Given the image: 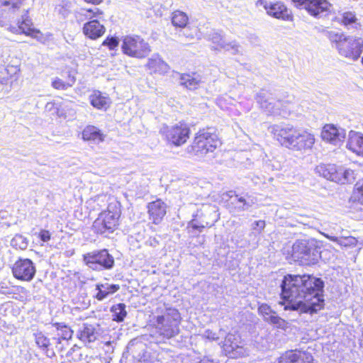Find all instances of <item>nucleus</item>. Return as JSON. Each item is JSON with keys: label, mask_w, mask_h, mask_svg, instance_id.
<instances>
[{"label": "nucleus", "mask_w": 363, "mask_h": 363, "mask_svg": "<svg viewBox=\"0 0 363 363\" xmlns=\"http://www.w3.org/2000/svg\"><path fill=\"white\" fill-rule=\"evenodd\" d=\"M53 325L57 330V337L52 338L53 340L56 341V347L59 350H62L61 347H58V345L61 344V340H69L72 338L73 335L72 330L67 325L61 323H55Z\"/></svg>", "instance_id": "obj_27"}, {"label": "nucleus", "mask_w": 363, "mask_h": 363, "mask_svg": "<svg viewBox=\"0 0 363 363\" xmlns=\"http://www.w3.org/2000/svg\"><path fill=\"white\" fill-rule=\"evenodd\" d=\"M102 15V11L99 9L95 8L94 9H81L77 15V22H82L84 20H89L85 23L82 28L83 34L91 40H96L101 37L106 31V28L101 24L97 19H93V18H100Z\"/></svg>", "instance_id": "obj_3"}, {"label": "nucleus", "mask_w": 363, "mask_h": 363, "mask_svg": "<svg viewBox=\"0 0 363 363\" xmlns=\"http://www.w3.org/2000/svg\"><path fill=\"white\" fill-rule=\"evenodd\" d=\"M25 0H0V6L6 7L8 11L15 13L23 5Z\"/></svg>", "instance_id": "obj_37"}, {"label": "nucleus", "mask_w": 363, "mask_h": 363, "mask_svg": "<svg viewBox=\"0 0 363 363\" xmlns=\"http://www.w3.org/2000/svg\"><path fill=\"white\" fill-rule=\"evenodd\" d=\"M320 250L315 239L297 240L292 247V257L302 264H315L320 257Z\"/></svg>", "instance_id": "obj_2"}, {"label": "nucleus", "mask_w": 363, "mask_h": 363, "mask_svg": "<svg viewBox=\"0 0 363 363\" xmlns=\"http://www.w3.org/2000/svg\"><path fill=\"white\" fill-rule=\"evenodd\" d=\"M284 310L299 311L313 314L324 307V282L310 275L284 276L281 285Z\"/></svg>", "instance_id": "obj_1"}, {"label": "nucleus", "mask_w": 363, "mask_h": 363, "mask_svg": "<svg viewBox=\"0 0 363 363\" xmlns=\"http://www.w3.org/2000/svg\"><path fill=\"white\" fill-rule=\"evenodd\" d=\"M35 272L34 264L29 259H19L12 267L13 277L22 281H29L32 280Z\"/></svg>", "instance_id": "obj_12"}, {"label": "nucleus", "mask_w": 363, "mask_h": 363, "mask_svg": "<svg viewBox=\"0 0 363 363\" xmlns=\"http://www.w3.org/2000/svg\"><path fill=\"white\" fill-rule=\"evenodd\" d=\"M23 14L21 16V21H18V28H13L16 32L22 33L26 35L31 36L34 38L38 39L40 31L33 28L32 22L30 18L28 16V10L23 9Z\"/></svg>", "instance_id": "obj_20"}, {"label": "nucleus", "mask_w": 363, "mask_h": 363, "mask_svg": "<svg viewBox=\"0 0 363 363\" xmlns=\"http://www.w3.org/2000/svg\"><path fill=\"white\" fill-rule=\"evenodd\" d=\"M98 325L84 323L78 332V337L85 344L94 342L99 336Z\"/></svg>", "instance_id": "obj_17"}, {"label": "nucleus", "mask_w": 363, "mask_h": 363, "mask_svg": "<svg viewBox=\"0 0 363 363\" xmlns=\"http://www.w3.org/2000/svg\"><path fill=\"white\" fill-rule=\"evenodd\" d=\"M222 348L225 355L230 358L243 357L249 352L240 337L232 333L226 335Z\"/></svg>", "instance_id": "obj_8"}, {"label": "nucleus", "mask_w": 363, "mask_h": 363, "mask_svg": "<svg viewBox=\"0 0 363 363\" xmlns=\"http://www.w3.org/2000/svg\"><path fill=\"white\" fill-rule=\"evenodd\" d=\"M315 172L320 176L336 182L338 167L333 164H320L315 167Z\"/></svg>", "instance_id": "obj_25"}, {"label": "nucleus", "mask_w": 363, "mask_h": 363, "mask_svg": "<svg viewBox=\"0 0 363 363\" xmlns=\"http://www.w3.org/2000/svg\"><path fill=\"white\" fill-rule=\"evenodd\" d=\"M209 129L199 130L194 138L192 150L196 155H205L213 152L220 145L217 135L209 131Z\"/></svg>", "instance_id": "obj_5"}, {"label": "nucleus", "mask_w": 363, "mask_h": 363, "mask_svg": "<svg viewBox=\"0 0 363 363\" xmlns=\"http://www.w3.org/2000/svg\"><path fill=\"white\" fill-rule=\"evenodd\" d=\"M265 228V221L264 220H257L255 221L252 224V229L257 230L258 231V233H260L262 230Z\"/></svg>", "instance_id": "obj_51"}, {"label": "nucleus", "mask_w": 363, "mask_h": 363, "mask_svg": "<svg viewBox=\"0 0 363 363\" xmlns=\"http://www.w3.org/2000/svg\"><path fill=\"white\" fill-rule=\"evenodd\" d=\"M269 130L273 135L274 139L282 146L291 149L298 130L290 125H273L269 128Z\"/></svg>", "instance_id": "obj_10"}, {"label": "nucleus", "mask_w": 363, "mask_h": 363, "mask_svg": "<svg viewBox=\"0 0 363 363\" xmlns=\"http://www.w3.org/2000/svg\"><path fill=\"white\" fill-rule=\"evenodd\" d=\"M330 7L331 4L327 0H310L308 4H306L305 9L312 16H321L328 12Z\"/></svg>", "instance_id": "obj_21"}, {"label": "nucleus", "mask_w": 363, "mask_h": 363, "mask_svg": "<svg viewBox=\"0 0 363 363\" xmlns=\"http://www.w3.org/2000/svg\"><path fill=\"white\" fill-rule=\"evenodd\" d=\"M325 35L332 43H335L337 49L340 43L342 41H345V40L347 38L345 37L342 33L336 32L334 30L325 31Z\"/></svg>", "instance_id": "obj_42"}, {"label": "nucleus", "mask_w": 363, "mask_h": 363, "mask_svg": "<svg viewBox=\"0 0 363 363\" xmlns=\"http://www.w3.org/2000/svg\"><path fill=\"white\" fill-rule=\"evenodd\" d=\"M202 336L204 338H206L210 340H218V337L216 333H213V331L210 330H206L203 333Z\"/></svg>", "instance_id": "obj_50"}, {"label": "nucleus", "mask_w": 363, "mask_h": 363, "mask_svg": "<svg viewBox=\"0 0 363 363\" xmlns=\"http://www.w3.org/2000/svg\"><path fill=\"white\" fill-rule=\"evenodd\" d=\"M264 9L267 13L276 18L286 20L289 17V13L286 7L280 2L270 4H264Z\"/></svg>", "instance_id": "obj_26"}, {"label": "nucleus", "mask_w": 363, "mask_h": 363, "mask_svg": "<svg viewBox=\"0 0 363 363\" xmlns=\"http://www.w3.org/2000/svg\"><path fill=\"white\" fill-rule=\"evenodd\" d=\"M182 318L176 308H167L164 313L157 316L155 328L157 333L167 339L177 335L179 332Z\"/></svg>", "instance_id": "obj_4"}, {"label": "nucleus", "mask_w": 363, "mask_h": 363, "mask_svg": "<svg viewBox=\"0 0 363 363\" xmlns=\"http://www.w3.org/2000/svg\"><path fill=\"white\" fill-rule=\"evenodd\" d=\"M83 261L89 269L97 272L108 270L114 266V258L105 249L84 255Z\"/></svg>", "instance_id": "obj_6"}, {"label": "nucleus", "mask_w": 363, "mask_h": 363, "mask_svg": "<svg viewBox=\"0 0 363 363\" xmlns=\"http://www.w3.org/2000/svg\"><path fill=\"white\" fill-rule=\"evenodd\" d=\"M188 21L187 15L183 11H175L172 14V23L175 27L185 28Z\"/></svg>", "instance_id": "obj_36"}, {"label": "nucleus", "mask_w": 363, "mask_h": 363, "mask_svg": "<svg viewBox=\"0 0 363 363\" xmlns=\"http://www.w3.org/2000/svg\"><path fill=\"white\" fill-rule=\"evenodd\" d=\"M146 66L151 72L158 73L160 74H164L168 72L169 69V65L156 54L148 59Z\"/></svg>", "instance_id": "obj_22"}, {"label": "nucleus", "mask_w": 363, "mask_h": 363, "mask_svg": "<svg viewBox=\"0 0 363 363\" xmlns=\"http://www.w3.org/2000/svg\"><path fill=\"white\" fill-rule=\"evenodd\" d=\"M28 240L22 235H16L11 241V245L16 249L25 250L28 247Z\"/></svg>", "instance_id": "obj_41"}, {"label": "nucleus", "mask_w": 363, "mask_h": 363, "mask_svg": "<svg viewBox=\"0 0 363 363\" xmlns=\"http://www.w3.org/2000/svg\"><path fill=\"white\" fill-rule=\"evenodd\" d=\"M203 82L201 77L196 73L182 74L179 77V84L189 90H195Z\"/></svg>", "instance_id": "obj_24"}, {"label": "nucleus", "mask_w": 363, "mask_h": 363, "mask_svg": "<svg viewBox=\"0 0 363 363\" xmlns=\"http://www.w3.org/2000/svg\"><path fill=\"white\" fill-rule=\"evenodd\" d=\"M102 218L101 222H105L108 225L109 232H113L118 225V215L110 211H104L98 217Z\"/></svg>", "instance_id": "obj_34"}, {"label": "nucleus", "mask_w": 363, "mask_h": 363, "mask_svg": "<svg viewBox=\"0 0 363 363\" xmlns=\"http://www.w3.org/2000/svg\"><path fill=\"white\" fill-rule=\"evenodd\" d=\"M337 177L336 183L347 184L352 183L357 177V173L351 169H346L342 167H338Z\"/></svg>", "instance_id": "obj_32"}, {"label": "nucleus", "mask_w": 363, "mask_h": 363, "mask_svg": "<svg viewBox=\"0 0 363 363\" xmlns=\"http://www.w3.org/2000/svg\"><path fill=\"white\" fill-rule=\"evenodd\" d=\"M324 236L327 238H328L330 240L333 241L338 244L340 238L335 237V236H330L328 234H323Z\"/></svg>", "instance_id": "obj_55"}, {"label": "nucleus", "mask_w": 363, "mask_h": 363, "mask_svg": "<svg viewBox=\"0 0 363 363\" xmlns=\"http://www.w3.org/2000/svg\"><path fill=\"white\" fill-rule=\"evenodd\" d=\"M84 1L86 3L92 4H95V5H98L103 1V0H84Z\"/></svg>", "instance_id": "obj_58"}, {"label": "nucleus", "mask_w": 363, "mask_h": 363, "mask_svg": "<svg viewBox=\"0 0 363 363\" xmlns=\"http://www.w3.org/2000/svg\"><path fill=\"white\" fill-rule=\"evenodd\" d=\"M102 218H97L93 223V229L98 234L111 233L108 229V225L105 222H101Z\"/></svg>", "instance_id": "obj_43"}, {"label": "nucleus", "mask_w": 363, "mask_h": 363, "mask_svg": "<svg viewBox=\"0 0 363 363\" xmlns=\"http://www.w3.org/2000/svg\"><path fill=\"white\" fill-rule=\"evenodd\" d=\"M235 196L236 201H233V203L238 211H248L257 202L256 198L249 194H246L245 196H240L235 194Z\"/></svg>", "instance_id": "obj_28"}, {"label": "nucleus", "mask_w": 363, "mask_h": 363, "mask_svg": "<svg viewBox=\"0 0 363 363\" xmlns=\"http://www.w3.org/2000/svg\"><path fill=\"white\" fill-rule=\"evenodd\" d=\"M309 1L310 0H292L297 7H300L301 9H305L306 4H308Z\"/></svg>", "instance_id": "obj_53"}, {"label": "nucleus", "mask_w": 363, "mask_h": 363, "mask_svg": "<svg viewBox=\"0 0 363 363\" xmlns=\"http://www.w3.org/2000/svg\"><path fill=\"white\" fill-rule=\"evenodd\" d=\"M40 240L43 242H48L50 240V233L48 230H42L39 233Z\"/></svg>", "instance_id": "obj_52"}, {"label": "nucleus", "mask_w": 363, "mask_h": 363, "mask_svg": "<svg viewBox=\"0 0 363 363\" xmlns=\"http://www.w3.org/2000/svg\"><path fill=\"white\" fill-rule=\"evenodd\" d=\"M121 48L124 54L136 58H144L151 51L149 44L139 35L125 36Z\"/></svg>", "instance_id": "obj_7"}, {"label": "nucleus", "mask_w": 363, "mask_h": 363, "mask_svg": "<svg viewBox=\"0 0 363 363\" xmlns=\"http://www.w3.org/2000/svg\"><path fill=\"white\" fill-rule=\"evenodd\" d=\"M361 61H362V64L363 65V57H362V60Z\"/></svg>", "instance_id": "obj_61"}, {"label": "nucleus", "mask_w": 363, "mask_h": 363, "mask_svg": "<svg viewBox=\"0 0 363 363\" xmlns=\"http://www.w3.org/2000/svg\"><path fill=\"white\" fill-rule=\"evenodd\" d=\"M207 39L212 42L215 45L213 46L215 50H220V44H223L225 39L220 32L213 30L207 35Z\"/></svg>", "instance_id": "obj_38"}, {"label": "nucleus", "mask_w": 363, "mask_h": 363, "mask_svg": "<svg viewBox=\"0 0 363 363\" xmlns=\"http://www.w3.org/2000/svg\"><path fill=\"white\" fill-rule=\"evenodd\" d=\"M89 101L94 108L101 110L107 109L111 102L109 98L103 95L101 92L99 91H94V93L89 96Z\"/></svg>", "instance_id": "obj_29"}, {"label": "nucleus", "mask_w": 363, "mask_h": 363, "mask_svg": "<svg viewBox=\"0 0 363 363\" xmlns=\"http://www.w3.org/2000/svg\"><path fill=\"white\" fill-rule=\"evenodd\" d=\"M82 138L84 140H91L95 143H99L104 140V135L96 127L89 125L84 129Z\"/></svg>", "instance_id": "obj_33"}, {"label": "nucleus", "mask_w": 363, "mask_h": 363, "mask_svg": "<svg viewBox=\"0 0 363 363\" xmlns=\"http://www.w3.org/2000/svg\"><path fill=\"white\" fill-rule=\"evenodd\" d=\"M355 15L352 12H346L342 16V22L346 26H351L352 28H356L358 25L356 23Z\"/></svg>", "instance_id": "obj_44"}, {"label": "nucleus", "mask_w": 363, "mask_h": 363, "mask_svg": "<svg viewBox=\"0 0 363 363\" xmlns=\"http://www.w3.org/2000/svg\"><path fill=\"white\" fill-rule=\"evenodd\" d=\"M259 313L262 315L264 320L279 328H284L286 325V322L284 319L276 315V312L274 311L269 306L263 303L258 308Z\"/></svg>", "instance_id": "obj_19"}, {"label": "nucleus", "mask_w": 363, "mask_h": 363, "mask_svg": "<svg viewBox=\"0 0 363 363\" xmlns=\"http://www.w3.org/2000/svg\"><path fill=\"white\" fill-rule=\"evenodd\" d=\"M147 242L152 247H156L158 245V241L155 238H150Z\"/></svg>", "instance_id": "obj_57"}, {"label": "nucleus", "mask_w": 363, "mask_h": 363, "mask_svg": "<svg viewBox=\"0 0 363 363\" xmlns=\"http://www.w3.org/2000/svg\"><path fill=\"white\" fill-rule=\"evenodd\" d=\"M271 95L272 94L269 91L263 89L257 94L255 99L260 107L266 112L274 115H282L285 117L288 112L284 109L280 110V107L284 106V101L281 100H277L274 103L269 101L272 99Z\"/></svg>", "instance_id": "obj_11"}, {"label": "nucleus", "mask_w": 363, "mask_h": 363, "mask_svg": "<svg viewBox=\"0 0 363 363\" xmlns=\"http://www.w3.org/2000/svg\"><path fill=\"white\" fill-rule=\"evenodd\" d=\"M208 226V223L200 220L198 216H196L191 221L188 223L187 229L190 231V229L193 230H197L199 233L202 232L203 229Z\"/></svg>", "instance_id": "obj_39"}, {"label": "nucleus", "mask_w": 363, "mask_h": 363, "mask_svg": "<svg viewBox=\"0 0 363 363\" xmlns=\"http://www.w3.org/2000/svg\"><path fill=\"white\" fill-rule=\"evenodd\" d=\"M126 306L124 303H120L113 305L111 308L112 313L113 320L116 322H121L124 320L127 315V311L125 310Z\"/></svg>", "instance_id": "obj_35"}, {"label": "nucleus", "mask_w": 363, "mask_h": 363, "mask_svg": "<svg viewBox=\"0 0 363 363\" xmlns=\"http://www.w3.org/2000/svg\"><path fill=\"white\" fill-rule=\"evenodd\" d=\"M323 140L330 142L333 145H337L345 137V132L342 129H338L334 125H325L321 133Z\"/></svg>", "instance_id": "obj_18"}, {"label": "nucleus", "mask_w": 363, "mask_h": 363, "mask_svg": "<svg viewBox=\"0 0 363 363\" xmlns=\"http://www.w3.org/2000/svg\"><path fill=\"white\" fill-rule=\"evenodd\" d=\"M150 219L153 223L159 224L167 213V205L161 199H157L147 205Z\"/></svg>", "instance_id": "obj_15"}, {"label": "nucleus", "mask_w": 363, "mask_h": 363, "mask_svg": "<svg viewBox=\"0 0 363 363\" xmlns=\"http://www.w3.org/2000/svg\"><path fill=\"white\" fill-rule=\"evenodd\" d=\"M315 142L314 136L306 132L297 130L296 138L294 139L291 150H302L311 149Z\"/></svg>", "instance_id": "obj_16"}, {"label": "nucleus", "mask_w": 363, "mask_h": 363, "mask_svg": "<svg viewBox=\"0 0 363 363\" xmlns=\"http://www.w3.org/2000/svg\"><path fill=\"white\" fill-rule=\"evenodd\" d=\"M313 357L309 352L295 350L286 352L278 363H313Z\"/></svg>", "instance_id": "obj_14"}, {"label": "nucleus", "mask_w": 363, "mask_h": 363, "mask_svg": "<svg viewBox=\"0 0 363 363\" xmlns=\"http://www.w3.org/2000/svg\"><path fill=\"white\" fill-rule=\"evenodd\" d=\"M337 50L342 56L355 61L363 52V39L347 37L337 46Z\"/></svg>", "instance_id": "obj_9"}, {"label": "nucleus", "mask_w": 363, "mask_h": 363, "mask_svg": "<svg viewBox=\"0 0 363 363\" xmlns=\"http://www.w3.org/2000/svg\"><path fill=\"white\" fill-rule=\"evenodd\" d=\"M199 363H218V362L213 359H208V358H204V359H201Z\"/></svg>", "instance_id": "obj_59"}, {"label": "nucleus", "mask_w": 363, "mask_h": 363, "mask_svg": "<svg viewBox=\"0 0 363 363\" xmlns=\"http://www.w3.org/2000/svg\"><path fill=\"white\" fill-rule=\"evenodd\" d=\"M354 197L359 203H363V180L357 182L355 184Z\"/></svg>", "instance_id": "obj_47"}, {"label": "nucleus", "mask_w": 363, "mask_h": 363, "mask_svg": "<svg viewBox=\"0 0 363 363\" xmlns=\"http://www.w3.org/2000/svg\"><path fill=\"white\" fill-rule=\"evenodd\" d=\"M8 79L2 78L0 79V94L8 93L10 90V86L8 84Z\"/></svg>", "instance_id": "obj_49"}, {"label": "nucleus", "mask_w": 363, "mask_h": 363, "mask_svg": "<svg viewBox=\"0 0 363 363\" xmlns=\"http://www.w3.org/2000/svg\"><path fill=\"white\" fill-rule=\"evenodd\" d=\"M189 128L185 123H179L172 126L167 132V138L177 146L185 143L189 137Z\"/></svg>", "instance_id": "obj_13"}, {"label": "nucleus", "mask_w": 363, "mask_h": 363, "mask_svg": "<svg viewBox=\"0 0 363 363\" xmlns=\"http://www.w3.org/2000/svg\"><path fill=\"white\" fill-rule=\"evenodd\" d=\"M103 45L108 46L109 49L113 50L118 45V40L116 38H107L102 43Z\"/></svg>", "instance_id": "obj_48"}, {"label": "nucleus", "mask_w": 363, "mask_h": 363, "mask_svg": "<svg viewBox=\"0 0 363 363\" xmlns=\"http://www.w3.org/2000/svg\"><path fill=\"white\" fill-rule=\"evenodd\" d=\"M119 289V286L117 284H98L96 285V290L98 291L97 294L94 297L98 301H103L108 295L113 294Z\"/></svg>", "instance_id": "obj_30"}, {"label": "nucleus", "mask_w": 363, "mask_h": 363, "mask_svg": "<svg viewBox=\"0 0 363 363\" xmlns=\"http://www.w3.org/2000/svg\"><path fill=\"white\" fill-rule=\"evenodd\" d=\"M324 236L327 238H328L330 240L333 241L338 244L340 238L335 237V236H330L328 234H323Z\"/></svg>", "instance_id": "obj_54"}, {"label": "nucleus", "mask_w": 363, "mask_h": 363, "mask_svg": "<svg viewBox=\"0 0 363 363\" xmlns=\"http://www.w3.org/2000/svg\"><path fill=\"white\" fill-rule=\"evenodd\" d=\"M74 79L72 78L71 79V82L65 83L62 79L59 78L55 79L52 82V86L53 88L56 89H62L65 90L67 89L68 87L72 86L73 84L74 83Z\"/></svg>", "instance_id": "obj_45"}, {"label": "nucleus", "mask_w": 363, "mask_h": 363, "mask_svg": "<svg viewBox=\"0 0 363 363\" xmlns=\"http://www.w3.org/2000/svg\"><path fill=\"white\" fill-rule=\"evenodd\" d=\"M34 337L37 346L41 349L48 357H51L55 355L54 351L50 350L51 344L48 337H47L42 332H37L34 333Z\"/></svg>", "instance_id": "obj_31"}, {"label": "nucleus", "mask_w": 363, "mask_h": 363, "mask_svg": "<svg viewBox=\"0 0 363 363\" xmlns=\"http://www.w3.org/2000/svg\"><path fill=\"white\" fill-rule=\"evenodd\" d=\"M357 243V240L356 238L352 236L340 238L338 242V245L345 247H354Z\"/></svg>", "instance_id": "obj_46"}, {"label": "nucleus", "mask_w": 363, "mask_h": 363, "mask_svg": "<svg viewBox=\"0 0 363 363\" xmlns=\"http://www.w3.org/2000/svg\"><path fill=\"white\" fill-rule=\"evenodd\" d=\"M347 147L357 155H363V135L359 133L350 131Z\"/></svg>", "instance_id": "obj_23"}, {"label": "nucleus", "mask_w": 363, "mask_h": 363, "mask_svg": "<svg viewBox=\"0 0 363 363\" xmlns=\"http://www.w3.org/2000/svg\"><path fill=\"white\" fill-rule=\"evenodd\" d=\"M55 108V103L53 102H48L47 103V104L45 105V109L47 111H52L53 108Z\"/></svg>", "instance_id": "obj_56"}, {"label": "nucleus", "mask_w": 363, "mask_h": 363, "mask_svg": "<svg viewBox=\"0 0 363 363\" xmlns=\"http://www.w3.org/2000/svg\"><path fill=\"white\" fill-rule=\"evenodd\" d=\"M241 46L236 41L233 40L230 42H226L225 40L220 44V50L223 49L225 51L230 52L233 55L240 53Z\"/></svg>", "instance_id": "obj_40"}, {"label": "nucleus", "mask_w": 363, "mask_h": 363, "mask_svg": "<svg viewBox=\"0 0 363 363\" xmlns=\"http://www.w3.org/2000/svg\"><path fill=\"white\" fill-rule=\"evenodd\" d=\"M257 6L262 5L264 7V4H268L265 0H257L256 3Z\"/></svg>", "instance_id": "obj_60"}]
</instances>
